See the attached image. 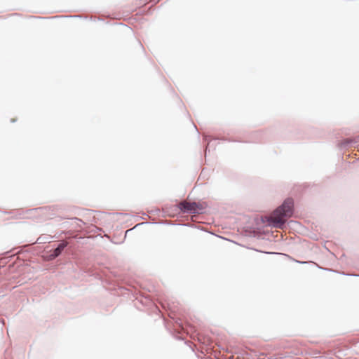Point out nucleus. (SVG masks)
<instances>
[{
	"instance_id": "0eeeda50",
	"label": "nucleus",
	"mask_w": 359,
	"mask_h": 359,
	"mask_svg": "<svg viewBox=\"0 0 359 359\" xmlns=\"http://www.w3.org/2000/svg\"><path fill=\"white\" fill-rule=\"evenodd\" d=\"M358 142V140L356 138H347L344 139L338 144V147L340 149H344L352 147L353 144Z\"/></svg>"
},
{
	"instance_id": "6ab92c4d",
	"label": "nucleus",
	"mask_w": 359,
	"mask_h": 359,
	"mask_svg": "<svg viewBox=\"0 0 359 359\" xmlns=\"http://www.w3.org/2000/svg\"><path fill=\"white\" fill-rule=\"evenodd\" d=\"M73 219H75V220H79L80 222H82L81 219H79V218H76V217H74L72 218Z\"/></svg>"
},
{
	"instance_id": "f8f14e48",
	"label": "nucleus",
	"mask_w": 359,
	"mask_h": 359,
	"mask_svg": "<svg viewBox=\"0 0 359 359\" xmlns=\"http://www.w3.org/2000/svg\"><path fill=\"white\" fill-rule=\"evenodd\" d=\"M57 257L56 256V255L55 254V252L51 250H50L47 255H46V261H53L54 259H55Z\"/></svg>"
},
{
	"instance_id": "a211bd4d",
	"label": "nucleus",
	"mask_w": 359,
	"mask_h": 359,
	"mask_svg": "<svg viewBox=\"0 0 359 359\" xmlns=\"http://www.w3.org/2000/svg\"><path fill=\"white\" fill-rule=\"evenodd\" d=\"M177 339L179 340H184V339L182 337H177Z\"/></svg>"
},
{
	"instance_id": "20e7f679",
	"label": "nucleus",
	"mask_w": 359,
	"mask_h": 359,
	"mask_svg": "<svg viewBox=\"0 0 359 359\" xmlns=\"http://www.w3.org/2000/svg\"><path fill=\"white\" fill-rule=\"evenodd\" d=\"M62 208L58 205L42 206L34 209L27 210V212L36 211L39 212L46 216H53L55 212H61Z\"/></svg>"
},
{
	"instance_id": "9b49d317",
	"label": "nucleus",
	"mask_w": 359,
	"mask_h": 359,
	"mask_svg": "<svg viewBox=\"0 0 359 359\" xmlns=\"http://www.w3.org/2000/svg\"><path fill=\"white\" fill-rule=\"evenodd\" d=\"M138 301L144 306H149L153 304V302L150 298L144 296H142L140 299Z\"/></svg>"
},
{
	"instance_id": "b1692460",
	"label": "nucleus",
	"mask_w": 359,
	"mask_h": 359,
	"mask_svg": "<svg viewBox=\"0 0 359 359\" xmlns=\"http://www.w3.org/2000/svg\"><path fill=\"white\" fill-rule=\"evenodd\" d=\"M184 226H189V224H183Z\"/></svg>"
},
{
	"instance_id": "39448f33",
	"label": "nucleus",
	"mask_w": 359,
	"mask_h": 359,
	"mask_svg": "<svg viewBox=\"0 0 359 359\" xmlns=\"http://www.w3.org/2000/svg\"><path fill=\"white\" fill-rule=\"evenodd\" d=\"M245 232L248 236L261 240L266 239V236L269 235V231H265L259 227H247L245 229Z\"/></svg>"
},
{
	"instance_id": "f3484780",
	"label": "nucleus",
	"mask_w": 359,
	"mask_h": 359,
	"mask_svg": "<svg viewBox=\"0 0 359 359\" xmlns=\"http://www.w3.org/2000/svg\"><path fill=\"white\" fill-rule=\"evenodd\" d=\"M184 343L187 345H189V346L191 348L192 351H194V348L191 347V345L189 344V341H185Z\"/></svg>"
},
{
	"instance_id": "ddd939ff",
	"label": "nucleus",
	"mask_w": 359,
	"mask_h": 359,
	"mask_svg": "<svg viewBox=\"0 0 359 359\" xmlns=\"http://www.w3.org/2000/svg\"><path fill=\"white\" fill-rule=\"evenodd\" d=\"M12 258V255L11 256H5L0 260V269L4 268L6 264L8 263V259Z\"/></svg>"
},
{
	"instance_id": "4be33fe9",
	"label": "nucleus",
	"mask_w": 359,
	"mask_h": 359,
	"mask_svg": "<svg viewBox=\"0 0 359 359\" xmlns=\"http://www.w3.org/2000/svg\"><path fill=\"white\" fill-rule=\"evenodd\" d=\"M11 266H13L12 264H9L8 268L10 269Z\"/></svg>"
},
{
	"instance_id": "2eb2a0df",
	"label": "nucleus",
	"mask_w": 359,
	"mask_h": 359,
	"mask_svg": "<svg viewBox=\"0 0 359 359\" xmlns=\"http://www.w3.org/2000/svg\"><path fill=\"white\" fill-rule=\"evenodd\" d=\"M59 17H60V16H55V18H59ZM64 17H65V18H85V19H86V18H87V17H86V16L82 17V16H81V15H70V16H64Z\"/></svg>"
},
{
	"instance_id": "423d86ee",
	"label": "nucleus",
	"mask_w": 359,
	"mask_h": 359,
	"mask_svg": "<svg viewBox=\"0 0 359 359\" xmlns=\"http://www.w3.org/2000/svg\"><path fill=\"white\" fill-rule=\"evenodd\" d=\"M69 245V242L65 240H62L60 241V243L57 245V246L53 249L52 250L55 252L56 256L58 257L65 251V250L67 248V247Z\"/></svg>"
},
{
	"instance_id": "aec40b11",
	"label": "nucleus",
	"mask_w": 359,
	"mask_h": 359,
	"mask_svg": "<svg viewBox=\"0 0 359 359\" xmlns=\"http://www.w3.org/2000/svg\"><path fill=\"white\" fill-rule=\"evenodd\" d=\"M264 253H266V254H273L274 252H264Z\"/></svg>"
},
{
	"instance_id": "7ed1b4c3",
	"label": "nucleus",
	"mask_w": 359,
	"mask_h": 359,
	"mask_svg": "<svg viewBox=\"0 0 359 359\" xmlns=\"http://www.w3.org/2000/svg\"><path fill=\"white\" fill-rule=\"evenodd\" d=\"M255 223L257 226L261 224L267 223V226L278 229H283L286 225V222L280 218V217H276L273 218L270 216H261L259 218L255 217Z\"/></svg>"
},
{
	"instance_id": "5701e85b",
	"label": "nucleus",
	"mask_w": 359,
	"mask_h": 359,
	"mask_svg": "<svg viewBox=\"0 0 359 359\" xmlns=\"http://www.w3.org/2000/svg\"><path fill=\"white\" fill-rule=\"evenodd\" d=\"M130 230H127L126 231V235L127 234V233Z\"/></svg>"
},
{
	"instance_id": "6e6552de",
	"label": "nucleus",
	"mask_w": 359,
	"mask_h": 359,
	"mask_svg": "<svg viewBox=\"0 0 359 359\" xmlns=\"http://www.w3.org/2000/svg\"><path fill=\"white\" fill-rule=\"evenodd\" d=\"M212 140H221V141L234 142V140H233L225 138V137H222V138L213 137V138H212L210 136H205V137H204V141L207 142V145H206L205 149V154H207L208 145H209V144L210 143V142Z\"/></svg>"
},
{
	"instance_id": "9d476101",
	"label": "nucleus",
	"mask_w": 359,
	"mask_h": 359,
	"mask_svg": "<svg viewBox=\"0 0 359 359\" xmlns=\"http://www.w3.org/2000/svg\"><path fill=\"white\" fill-rule=\"evenodd\" d=\"M3 213L5 215L12 214V215H13L12 216L13 218L19 219V218H21L22 216L23 215L24 211L21 209H18V210H11V211H4Z\"/></svg>"
},
{
	"instance_id": "1a4fd4ad",
	"label": "nucleus",
	"mask_w": 359,
	"mask_h": 359,
	"mask_svg": "<svg viewBox=\"0 0 359 359\" xmlns=\"http://www.w3.org/2000/svg\"><path fill=\"white\" fill-rule=\"evenodd\" d=\"M52 241V237L49 234H42L37 239L36 243L38 244L48 243Z\"/></svg>"
},
{
	"instance_id": "dca6fc26",
	"label": "nucleus",
	"mask_w": 359,
	"mask_h": 359,
	"mask_svg": "<svg viewBox=\"0 0 359 359\" xmlns=\"http://www.w3.org/2000/svg\"><path fill=\"white\" fill-rule=\"evenodd\" d=\"M294 261L295 262H297V263L300 264H304L308 263L307 262H304V261H299V260H296V259H294Z\"/></svg>"
},
{
	"instance_id": "f03ea898",
	"label": "nucleus",
	"mask_w": 359,
	"mask_h": 359,
	"mask_svg": "<svg viewBox=\"0 0 359 359\" xmlns=\"http://www.w3.org/2000/svg\"><path fill=\"white\" fill-rule=\"evenodd\" d=\"M294 212V200L290 198H286L282 204L274 211L275 217H288L292 216Z\"/></svg>"
},
{
	"instance_id": "412c9836",
	"label": "nucleus",
	"mask_w": 359,
	"mask_h": 359,
	"mask_svg": "<svg viewBox=\"0 0 359 359\" xmlns=\"http://www.w3.org/2000/svg\"><path fill=\"white\" fill-rule=\"evenodd\" d=\"M15 121H16L15 119L12 118V119L11 120V123H14V122H15Z\"/></svg>"
},
{
	"instance_id": "4468645a",
	"label": "nucleus",
	"mask_w": 359,
	"mask_h": 359,
	"mask_svg": "<svg viewBox=\"0 0 359 359\" xmlns=\"http://www.w3.org/2000/svg\"><path fill=\"white\" fill-rule=\"evenodd\" d=\"M65 233H66V232L65 231H62L60 233H56L54 236H51L52 240L54 239V238L57 239V238H60L61 234H65Z\"/></svg>"
},
{
	"instance_id": "f257e3e1",
	"label": "nucleus",
	"mask_w": 359,
	"mask_h": 359,
	"mask_svg": "<svg viewBox=\"0 0 359 359\" xmlns=\"http://www.w3.org/2000/svg\"><path fill=\"white\" fill-rule=\"evenodd\" d=\"M208 205L205 201L186 202L182 201L176 205L181 212L188 215H203L206 212Z\"/></svg>"
}]
</instances>
